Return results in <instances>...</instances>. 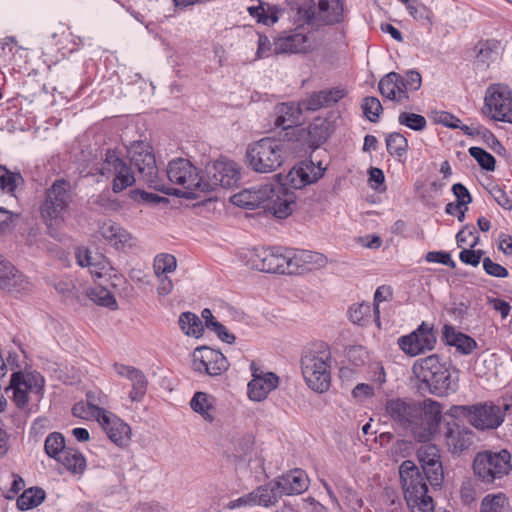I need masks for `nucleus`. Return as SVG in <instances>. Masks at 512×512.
Listing matches in <instances>:
<instances>
[{
    "label": "nucleus",
    "instance_id": "44",
    "mask_svg": "<svg viewBox=\"0 0 512 512\" xmlns=\"http://www.w3.org/2000/svg\"><path fill=\"white\" fill-rule=\"evenodd\" d=\"M45 498V493L39 488H30L17 499V506L21 510H28L38 506Z\"/></svg>",
    "mask_w": 512,
    "mask_h": 512
},
{
    "label": "nucleus",
    "instance_id": "29",
    "mask_svg": "<svg viewBox=\"0 0 512 512\" xmlns=\"http://www.w3.org/2000/svg\"><path fill=\"white\" fill-rule=\"evenodd\" d=\"M323 175L322 169L315 168L312 161H302L288 173V181L295 189H301L308 184L316 182Z\"/></svg>",
    "mask_w": 512,
    "mask_h": 512
},
{
    "label": "nucleus",
    "instance_id": "46",
    "mask_svg": "<svg viewBox=\"0 0 512 512\" xmlns=\"http://www.w3.org/2000/svg\"><path fill=\"white\" fill-rule=\"evenodd\" d=\"M386 146L391 155L402 157L408 149V141L402 134L393 132L386 137Z\"/></svg>",
    "mask_w": 512,
    "mask_h": 512
},
{
    "label": "nucleus",
    "instance_id": "19",
    "mask_svg": "<svg viewBox=\"0 0 512 512\" xmlns=\"http://www.w3.org/2000/svg\"><path fill=\"white\" fill-rule=\"evenodd\" d=\"M271 193L265 200L263 209L270 212L279 219H285L292 214L296 196L284 185L279 183H268Z\"/></svg>",
    "mask_w": 512,
    "mask_h": 512
},
{
    "label": "nucleus",
    "instance_id": "14",
    "mask_svg": "<svg viewBox=\"0 0 512 512\" xmlns=\"http://www.w3.org/2000/svg\"><path fill=\"white\" fill-rule=\"evenodd\" d=\"M168 179L188 192H202L203 176L189 160L177 158L169 162L167 167Z\"/></svg>",
    "mask_w": 512,
    "mask_h": 512
},
{
    "label": "nucleus",
    "instance_id": "49",
    "mask_svg": "<svg viewBox=\"0 0 512 512\" xmlns=\"http://www.w3.org/2000/svg\"><path fill=\"white\" fill-rule=\"evenodd\" d=\"M469 154L477 161L482 169L487 171L495 170V158L483 148L470 147Z\"/></svg>",
    "mask_w": 512,
    "mask_h": 512
},
{
    "label": "nucleus",
    "instance_id": "30",
    "mask_svg": "<svg viewBox=\"0 0 512 512\" xmlns=\"http://www.w3.org/2000/svg\"><path fill=\"white\" fill-rule=\"evenodd\" d=\"M291 273H298L299 270H312L326 265L327 258L318 252L309 250H291Z\"/></svg>",
    "mask_w": 512,
    "mask_h": 512
},
{
    "label": "nucleus",
    "instance_id": "60",
    "mask_svg": "<svg viewBox=\"0 0 512 512\" xmlns=\"http://www.w3.org/2000/svg\"><path fill=\"white\" fill-rule=\"evenodd\" d=\"M257 44H258L257 52H256L257 59L267 58V57L275 54V52L273 51L274 43L271 44V42L267 36L259 34Z\"/></svg>",
    "mask_w": 512,
    "mask_h": 512
},
{
    "label": "nucleus",
    "instance_id": "12",
    "mask_svg": "<svg viewBox=\"0 0 512 512\" xmlns=\"http://www.w3.org/2000/svg\"><path fill=\"white\" fill-rule=\"evenodd\" d=\"M100 174L112 179V190L122 192L132 186L138 176L131 165H128L114 150H108L101 164Z\"/></svg>",
    "mask_w": 512,
    "mask_h": 512
},
{
    "label": "nucleus",
    "instance_id": "41",
    "mask_svg": "<svg viewBox=\"0 0 512 512\" xmlns=\"http://www.w3.org/2000/svg\"><path fill=\"white\" fill-rule=\"evenodd\" d=\"M24 183L21 173L8 170L0 165V189L7 194L14 195L16 189Z\"/></svg>",
    "mask_w": 512,
    "mask_h": 512
},
{
    "label": "nucleus",
    "instance_id": "52",
    "mask_svg": "<svg viewBox=\"0 0 512 512\" xmlns=\"http://www.w3.org/2000/svg\"><path fill=\"white\" fill-rule=\"evenodd\" d=\"M422 84V77L418 71H407L405 76H401V87L405 95L409 92H414L420 89Z\"/></svg>",
    "mask_w": 512,
    "mask_h": 512
},
{
    "label": "nucleus",
    "instance_id": "35",
    "mask_svg": "<svg viewBox=\"0 0 512 512\" xmlns=\"http://www.w3.org/2000/svg\"><path fill=\"white\" fill-rule=\"evenodd\" d=\"M283 495L301 494L308 488V477L301 469H295L277 479Z\"/></svg>",
    "mask_w": 512,
    "mask_h": 512
},
{
    "label": "nucleus",
    "instance_id": "54",
    "mask_svg": "<svg viewBox=\"0 0 512 512\" xmlns=\"http://www.w3.org/2000/svg\"><path fill=\"white\" fill-rule=\"evenodd\" d=\"M407 11L415 20H427L431 22L433 17L431 9L417 0H414V3L408 7Z\"/></svg>",
    "mask_w": 512,
    "mask_h": 512
},
{
    "label": "nucleus",
    "instance_id": "25",
    "mask_svg": "<svg viewBox=\"0 0 512 512\" xmlns=\"http://www.w3.org/2000/svg\"><path fill=\"white\" fill-rule=\"evenodd\" d=\"M98 232L108 245L118 251H126L135 245L133 236L111 220L103 222L99 226Z\"/></svg>",
    "mask_w": 512,
    "mask_h": 512
},
{
    "label": "nucleus",
    "instance_id": "2",
    "mask_svg": "<svg viewBox=\"0 0 512 512\" xmlns=\"http://www.w3.org/2000/svg\"><path fill=\"white\" fill-rule=\"evenodd\" d=\"M412 370L432 394L442 396L457 389L458 370L450 362L442 361L437 354L417 360Z\"/></svg>",
    "mask_w": 512,
    "mask_h": 512
},
{
    "label": "nucleus",
    "instance_id": "22",
    "mask_svg": "<svg viewBox=\"0 0 512 512\" xmlns=\"http://www.w3.org/2000/svg\"><path fill=\"white\" fill-rule=\"evenodd\" d=\"M252 380L248 383V396L253 401H263L279 384V377L273 372H263L252 362Z\"/></svg>",
    "mask_w": 512,
    "mask_h": 512
},
{
    "label": "nucleus",
    "instance_id": "9",
    "mask_svg": "<svg viewBox=\"0 0 512 512\" xmlns=\"http://www.w3.org/2000/svg\"><path fill=\"white\" fill-rule=\"evenodd\" d=\"M130 165L136 170L138 180L158 191L168 192V188L158 176V168L152 147L143 141L133 142L128 150Z\"/></svg>",
    "mask_w": 512,
    "mask_h": 512
},
{
    "label": "nucleus",
    "instance_id": "53",
    "mask_svg": "<svg viewBox=\"0 0 512 512\" xmlns=\"http://www.w3.org/2000/svg\"><path fill=\"white\" fill-rule=\"evenodd\" d=\"M363 113L371 122H377L382 105L376 97H366L362 104Z\"/></svg>",
    "mask_w": 512,
    "mask_h": 512
},
{
    "label": "nucleus",
    "instance_id": "11",
    "mask_svg": "<svg viewBox=\"0 0 512 512\" xmlns=\"http://www.w3.org/2000/svg\"><path fill=\"white\" fill-rule=\"evenodd\" d=\"M512 469L511 455L507 450L484 451L476 455L473 471L483 483L492 484L508 475Z\"/></svg>",
    "mask_w": 512,
    "mask_h": 512
},
{
    "label": "nucleus",
    "instance_id": "15",
    "mask_svg": "<svg viewBox=\"0 0 512 512\" xmlns=\"http://www.w3.org/2000/svg\"><path fill=\"white\" fill-rule=\"evenodd\" d=\"M191 367L196 373L214 377L224 373L228 369L229 363L220 351L200 346L192 353Z\"/></svg>",
    "mask_w": 512,
    "mask_h": 512
},
{
    "label": "nucleus",
    "instance_id": "27",
    "mask_svg": "<svg viewBox=\"0 0 512 512\" xmlns=\"http://www.w3.org/2000/svg\"><path fill=\"white\" fill-rule=\"evenodd\" d=\"M345 95L346 92L344 89L332 88L312 93L298 103L301 106L302 111H317L323 107H328L337 103Z\"/></svg>",
    "mask_w": 512,
    "mask_h": 512
},
{
    "label": "nucleus",
    "instance_id": "48",
    "mask_svg": "<svg viewBox=\"0 0 512 512\" xmlns=\"http://www.w3.org/2000/svg\"><path fill=\"white\" fill-rule=\"evenodd\" d=\"M132 383V390L129 394L131 401L139 402L143 399L147 389V379L141 370L130 379Z\"/></svg>",
    "mask_w": 512,
    "mask_h": 512
},
{
    "label": "nucleus",
    "instance_id": "50",
    "mask_svg": "<svg viewBox=\"0 0 512 512\" xmlns=\"http://www.w3.org/2000/svg\"><path fill=\"white\" fill-rule=\"evenodd\" d=\"M86 398L87 408L91 410L90 414H92L93 418H95L97 421H99L108 413L99 406L100 404L104 403V401L102 400L103 396L101 395V393L95 391H88L86 394Z\"/></svg>",
    "mask_w": 512,
    "mask_h": 512
},
{
    "label": "nucleus",
    "instance_id": "20",
    "mask_svg": "<svg viewBox=\"0 0 512 512\" xmlns=\"http://www.w3.org/2000/svg\"><path fill=\"white\" fill-rule=\"evenodd\" d=\"M417 457L430 485L432 487L441 486L444 474L439 448L435 444H424L418 449Z\"/></svg>",
    "mask_w": 512,
    "mask_h": 512
},
{
    "label": "nucleus",
    "instance_id": "51",
    "mask_svg": "<svg viewBox=\"0 0 512 512\" xmlns=\"http://www.w3.org/2000/svg\"><path fill=\"white\" fill-rule=\"evenodd\" d=\"M88 296L90 299L98 305L105 307L116 306V300L114 296L105 288L97 287L89 291Z\"/></svg>",
    "mask_w": 512,
    "mask_h": 512
},
{
    "label": "nucleus",
    "instance_id": "45",
    "mask_svg": "<svg viewBox=\"0 0 512 512\" xmlns=\"http://www.w3.org/2000/svg\"><path fill=\"white\" fill-rule=\"evenodd\" d=\"M176 268L177 260L171 254L161 253L154 258L153 270L156 276L174 272Z\"/></svg>",
    "mask_w": 512,
    "mask_h": 512
},
{
    "label": "nucleus",
    "instance_id": "28",
    "mask_svg": "<svg viewBox=\"0 0 512 512\" xmlns=\"http://www.w3.org/2000/svg\"><path fill=\"white\" fill-rule=\"evenodd\" d=\"M271 193L270 185L265 184L259 187L244 189L231 197V202L245 209H255L264 206L268 194Z\"/></svg>",
    "mask_w": 512,
    "mask_h": 512
},
{
    "label": "nucleus",
    "instance_id": "58",
    "mask_svg": "<svg viewBox=\"0 0 512 512\" xmlns=\"http://www.w3.org/2000/svg\"><path fill=\"white\" fill-rule=\"evenodd\" d=\"M425 260L429 263H441L450 268H455L456 264L451 255L443 251H430L426 254Z\"/></svg>",
    "mask_w": 512,
    "mask_h": 512
},
{
    "label": "nucleus",
    "instance_id": "37",
    "mask_svg": "<svg viewBox=\"0 0 512 512\" xmlns=\"http://www.w3.org/2000/svg\"><path fill=\"white\" fill-rule=\"evenodd\" d=\"M277 485L278 481L276 480L259 486L253 490L256 505L264 507L275 505L279 498L283 495L280 486Z\"/></svg>",
    "mask_w": 512,
    "mask_h": 512
},
{
    "label": "nucleus",
    "instance_id": "57",
    "mask_svg": "<svg viewBox=\"0 0 512 512\" xmlns=\"http://www.w3.org/2000/svg\"><path fill=\"white\" fill-rule=\"evenodd\" d=\"M492 198L497 202L499 206H501L505 210H512V199L507 195V193L498 185L493 186L489 190Z\"/></svg>",
    "mask_w": 512,
    "mask_h": 512
},
{
    "label": "nucleus",
    "instance_id": "56",
    "mask_svg": "<svg viewBox=\"0 0 512 512\" xmlns=\"http://www.w3.org/2000/svg\"><path fill=\"white\" fill-rule=\"evenodd\" d=\"M370 313V306L368 304H357L350 307L348 314L349 319L359 325H363V321L366 316Z\"/></svg>",
    "mask_w": 512,
    "mask_h": 512
},
{
    "label": "nucleus",
    "instance_id": "62",
    "mask_svg": "<svg viewBox=\"0 0 512 512\" xmlns=\"http://www.w3.org/2000/svg\"><path fill=\"white\" fill-rule=\"evenodd\" d=\"M391 294L390 289L385 286L378 287L374 294V314H375V321L377 325H380V311H379V304L385 300H387L388 296Z\"/></svg>",
    "mask_w": 512,
    "mask_h": 512
},
{
    "label": "nucleus",
    "instance_id": "42",
    "mask_svg": "<svg viewBox=\"0 0 512 512\" xmlns=\"http://www.w3.org/2000/svg\"><path fill=\"white\" fill-rule=\"evenodd\" d=\"M57 461L60 462L67 470L74 473L82 472L86 467V460L84 456L80 452L70 448H67L65 453H63Z\"/></svg>",
    "mask_w": 512,
    "mask_h": 512
},
{
    "label": "nucleus",
    "instance_id": "55",
    "mask_svg": "<svg viewBox=\"0 0 512 512\" xmlns=\"http://www.w3.org/2000/svg\"><path fill=\"white\" fill-rule=\"evenodd\" d=\"M470 237H473V241L469 245L471 248H474L475 246L478 245L479 236L477 234L476 229L473 226H466L462 230H460L456 235L457 245L459 247H462L464 244L467 243Z\"/></svg>",
    "mask_w": 512,
    "mask_h": 512
},
{
    "label": "nucleus",
    "instance_id": "63",
    "mask_svg": "<svg viewBox=\"0 0 512 512\" xmlns=\"http://www.w3.org/2000/svg\"><path fill=\"white\" fill-rule=\"evenodd\" d=\"M452 192L455 195L458 203L466 206L472 202V197L468 189L461 183H456L452 186Z\"/></svg>",
    "mask_w": 512,
    "mask_h": 512
},
{
    "label": "nucleus",
    "instance_id": "6",
    "mask_svg": "<svg viewBox=\"0 0 512 512\" xmlns=\"http://www.w3.org/2000/svg\"><path fill=\"white\" fill-rule=\"evenodd\" d=\"M285 144L274 137H264L247 146V166L257 173H272L280 168L285 159Z\"/></svg>",
    "mask_w": 512,
    "mask_h": 512
},
{
    "label": "nucleus",
    "instance_id": "33",
    "mask_svg": "<svg viewBox=\"0 0 512 512\" xmlns=\"http://www.w3.org/2000/svg\"><path fill=\"white\" fill-rule=\"evenodd\" d=\"M77 263L82 267H88L92 275L101 278L109 275L112 266L103 255L92 256L87 249H79L76 253Z\"/></svg>",
    "mask_w": 512,
    "mask_h": 512
},
{
    "label": "nucleus",
    "instance_id": "40",
    "mask_svg": "<svg viewBox=\"0 0 512 512\" xmlns=\"http://www.w3.org/2000/svg\"><path fill=\"white\" fill-rule=\"evenodd\" d=\"M179 326L188 336L200 337L203 334L204 326L201 319L192 312H184L179 317Z\"/></svg>",
    "mask_w": 512,
    "mask_h": 512
},
{
    "label": "nucleus",
    "instance_id": "26",
    "mask_svg": "<svg viewBox=\"0 0 512 512\" xmlns=\"http://www.w3.org/2000/svg\"><path fill=\"white\" fill-rule=\"evenodd\" d=\"M108 438L118 446H126L130 440V427L117 416L107 413L99 421Z\"/></svg>",
    "mask_w": 512,
    "mask_h": 512
},
{
    "label": "nucleus",
    "instance_id": "5",
    "mask_svg": "<svg viewBox=\"0 0 512 512\" xmlns=\"http://www.w3.org/2000/svg\"><path fill=\"white\" fill-rule=\"evenodd\" d=\"M399 475L410 512H434L433 499L428 495L425 478L416 464L411 460L403 461Z\"/></svg>",
    "mask_w": 512,
    "mask_h": 512
},
{
    "label": "nucleus",
    "instance_id": "47",
    "mask_svg": "<svg viewBox=\"0 0 512 512\" xmlns=\"http://www.w3.org/2000/svg\"><path fill=\"white\" fill-rule=\"evenodd\" d=\"M400 125L406 126L414 131H423L427 126L424 116L411 112H401L398 116Z\"/></svg>",
    "mask_w": 512,
    "mask_h": 512
},
{
    "label": "nucleus",
    "instance_id": "7",
    "mask_svg": "<svg viewBox=\"0 0 512 512\" xmlns=\"http://www.w3.org/2000/svg\"><path fill=\"white\" fill-rule=\"evenodd\" d=\"M511 409L510 404H499L485 401L472 405H456L451 407V415L465 417L468 423L477 430H495L500 427Z\"/></svg>",
    "mask_w": 512,
    "mask_h": 512
},
{
    "label": "nucleus",
    "instance_id": "64",
    "mask_svg": "<svg viewBox=\"0 0 512 512\" xmlns=\"http://www.w3.org/2000/svg\"><path fill=\"white\" fill-rule=\"evenodd\" d=\"M352 395L356 399L363 400L372 397L374 395V389L369 384L359 383L353 388Z\"/></svg>",
    "mask_w": 512,
    "mask_h": 512
},
{
    "label": "nucleus",
    "instance_id": "13",
    "mask_svg": "<svg viewBox=\"0 0 512 512\" xmlns=\"http://www.w3.org/2000/svg\"><path fill=\"white\" fill-rule=\"evenodd\" d=\"M239 180V166L232 160H219L206 166L202 192L213 191L218 187L229 189L235 187Z\"/></svg>",
    "mask_w": 512,
    "mask_h": 512
},
{
    "label": "nucleus",
    "instance_id": "59",
    "mask_svg": "<svg viewBox=\"0 0 512 512\" xmlns=\"http://www.w3.org/2000/svg\"><path fill=\"white\" fill-rule=\"evenodd\" d=\"M483 269L493 277L505 278L508 276V270L502 265L493 262L489 257L483 259Z\"/></svg>",
    "mask_w": 512,
    "mask_h": 512
},
{
    "label": "nucleus",
    "instance_id": "8",
    "mask_svg": "<svg viewBox=\"0 0 512 512\" xmlns=\"http://www.w3.org/2000/svg\"><path fill=\"white\" fill-rule=\"evenodd\" d=\"M73 200L71 185L64 179H58L45 191L39 210L43 221L51 231L64 221L65 213Z\"/></svg>",
    "mask_w": 512,
    "mask_h": 512
},
{
    "label": "nucleus",
    "instance_id": "10",
    "mask_svg": "<svg viewBox=\"0 0 512 512\" xmlns=\"http://www.w3.org/2000/svg\"><path fill=\"white\" fill-rule=\"evenodd\" d=\"M247 265L266 273L292 274L290 249L282 247L252 248L245 254Z\"/></svg>",
    "mask_w": 512,
    "mask_h": 512
},
{
    "label": "nucleus",
    "instance_id": "34",
    "mask_svg": "<svg viewBox=\"0 0 512 512\" xmlns=\"http://www.w3.org/2000/svg\"><path fill=\"white\" fill-rule=\"evenodd\" d=\"M381 95L397 103H404L409 99L401 87V75L396 72H390L385 75L378 85Z\"/></svg>",
    "mask_w": 512,
    "mask_h": 512
},
{
    "label": "nucleus",
    "instance_id": "1",
    "mask_svg": "<svg viewBox=\"0 0 512 512\" xmlns=\"http://www.w3.org/2000/svg\"><path fill=\"white\" fill-rule=\"evenodd\" d=\"M390 419L409 431L419 442H427L437 431L441 422V405L431 399L417 403L413 400L392 398L385 403Z\"/></svg>",
    "mask_w": 512,
    "mask_h": 512
},
{
    "label": "nucleus",
    "instance_id": "31",
    "mask_svg": "<svg viewBox=\"0 0 512 512\" xmlns=\"http://www.w3.org/2000/svg\"><path fill=\"white\" fill-rule=\"evenodd\" d=\"M302 109L299 103H280L275 107L274 126L287 130L300 125Z\"/></svg>",
    "mask_w": 512,
    "mask_h": 512
},
{
    "label": "nucleus",
    "instance_id": "18",
    "mask_svg": "<svg viewBox=\"0 0 512 512\" xmlns=\"http://www.w3.org/2000/svg\"><path fill=\"white\" fill-rule=\"evenodd\" d=\"M398 344L410 356H416L427 350H432L436 344L433 327L426 322H422L415 331L400 337Z\"/></svg>",
    "mask_w": 512,
    "mask_h": 512
},
{
    "label": "nucleus",
    "instance_id": "38",
    "mask_svg": "<svg viewBox=\"0 0 512 512\" xmlns=\"http://www.w3.org/2000/svg\"><path fill=\"white\" fill-rule=\"evenodd\" d=\"M476 62L483 67L489 65L499 58L500 45L496 41H486L476 46Z\"/></svg>",
    "mask_w": 512,
    "mask_h": 512
},
{
    "label": "nucleus",
    "instance_id": "16",
    "mask_svg": "<svg viewBox=\"0 0 512 512\" xmlns=\"http://www.w3.org/2000/svg\"><path fill=\"white\" fill-rule=\"evenodd\" d=\"M43 382L39 374L14 372L6 392L11 391L16 406L22 408L28 403L29 393H39L42 390Z\"/></svg>",
    "mask_w": 512,
    "mask_h": 512
},
{
    "label": "nucleus",
    "instance_id": "36",
    "mask_svg": "<svg viewBox=\"0 0 512 512\" xmlns=\"http://www.w3.org/2000/svg\"><path fill=\"white\" fill-rule=\"evenodd\" d=\"M215 403L216 400L212 395L205 392H196L190 401V406L205 421L212 423L216 418Z\"/></svg>",
    "mask_w": 512,
    "mask_h": 512
},
{
    "label": "nucleus",
    "instance_id": "4",
    "mask_svg": "<svg viewBox=\"0 0 512 512\" xmlns=\"http://www.w3.org/2000/svg\"><path fill=\"white\" fill-rule=\"evenodd\" d=\"M301 370L307 386L317 393L328 391L331 384V352L324 343L304 350Z\"/></svg>",
    "mask_w": 512,
    "mask_h": 512
},
{
    "label": "nucleus",
    "instance_id": "24",
    "mask_svg": "<svg viewBox=\"0 0 512 512\" xmlns=\"http://www.w3.org/2000/svg\"><path fill=\"white\" fill-rule=\"evenodd\" d=\"M445 444L452 454L460 455L473 444L474 433L471 429L456 422L445 426Z\"/></svg>",
    "mask_w": 512,
    "mask_h": 512
},
{
    "label": "nucleus",
    "instance_id": "43",
    "mask_svg": "<svg viewBox=\"0 0 512 512\" xmlns=\"http://www.w3.org/2000/svg\"><path fill=\"white\" fill-rule=\"evenodd\" d=\"M44 449L46 454L49 457H52L56 460L65 453V439L61 433L53 432L49 434L44 443Z\"/></svg>",
    "mask_w": 512,
    "mask_h": 512
},
{
    "label": "nucleus",
    "instance_id": "61",
    "mask_svg": "<svg viewBox=\"0 0 512 512\" xmlns=\"http://www.w3.org/2000/svg\"><path fill=\"white\" fill-rule=\"evenodd\" d=\"M483 253L482 250L463 249L459 258L463 263L476 267L480 264Z\"/></svg>",
    "mask_w": 512,
    "mask_h": 512
},
{
    "label": "nucleus",
    "instance_id": "21",
    "mask_svg": "<svg viewBox=\"0 0 512 512\" xmlns=\"http://www.w3.org/2000/svg\"><path fill=\"white\" fill-rule=\"evenodd\" d=\"M300 27L285 31L274 40L275 55L306 53L312 47V41L304 31L302 23Z\"/></svg>",
    "mask_w": 512,
    "mask_h": 512
},
{
    "label": "nucleus",
    "instance_id": "17",
    "mask_svg": "<svg viewBox=\"0 0 512 512\" xmlns=\"http://www.w3.org/2000/svg\"><path fill=\"white\" fill-rule=\"evenodd\" d=\"M485 105L494 111V119L512 124V93L507 86H490L486 91Z\"/></svg>",
    "mask_w": 512,
    "mask_h": 512
},
{
    "label": "nucleus",
    "instance_id": "3",
    "mask_svg": "<svg viewBox=\"0 0 512 512\" xmlns=\"http://www.w3.org/2000/svg\"><path fill=\"white\" fill-rule=\"evenodd\" d=\"M296 21L311 26L333 25L344 19L342 0H286Z\"/></svg>",
    "mask_w": 512,
    "mask_h": 512
},
{
    "label": "nucleus",
    "instance_id": "39",
    "mask_svg": "<svg viewBox=\"0 0 512 512\" xmlns=\"http://www.w3.org/2000/svg\"><path fill=\"white\" fill-rule=\"evenodd\" d=\"M480 512H512V508L505 494H488L482 499Z\"/></svg>",
    "mask_w": 512,
    "mask_h": 512
},
{
    "label": "nucleus",
    "instance_id": "32",
    "mask_svg": "<svg viewBox=\"0 0 512 512\" xmlns=\"http://www.w3.org/2000/svg\"><path fill=\"white\" fill-rule=\"evenodd\" d=\"M442 339L445 344L455 347L456 351L462 355H469L478 347L477 342L472 337L457 331L451 325H444Z\"/></svg>",
    "mask_w": 512,
    "mask_h": 512
},
{
    "label": "nucleus",
    "instance_id": "23",
    "mask_svg": "<svg viewBox=\"0 0 512 512\" xmlns=\"http://www.w3.org/2000/svg\"><path fill=\"white\" fill-rule=\"evenodd\" d=\"M0 288L15 296L31 290V283L10 262L0 255Z\"/></svg>",
    "mask_w": 512,
    "mask_h": 512
}]
</instances>
